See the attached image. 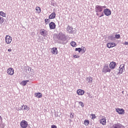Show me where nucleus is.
<instances>
[{"label": "nucleus", "instance_id": "obj_1", "mask_svg": "<svg viewBox=\"0 0 128 128\" xmlns=\"http://www.w3.org/2000/svg\"><path fill=\"white\" fill-rule=\"evenodd\" d=\"M111 70H112L110 67H108V66L105 65L102 68V72H104V74H106V72H110Z\"/></svg>", "mask_w": 128, "mask_h": 128}, {"label": "nucleus", "instance_id": "obj_2", "mask_svg": "<svg viewBox=\"0 0 128 128\" xmlns=\"http://www.w3.org/2000/svg\"><path fill=\"white\" fill-rule=\"evenodd\" d=\"M106 6H100L97 5L96 7V12H102L103 8H106Z\"/></svg>", "mask_w": 128, "mask_h": 128}, {"label": "nucleus", "instance_id": "obj_3", "mask_svg": "<svg viewBox=\"0 0 128 128\" xmlns=\"http://www.w3.org/2000/svg\"><path fill=\"white\" fill-rule=\"evenodd\" d=\"M20 126L22 128H26L28 126V122L26 121V120H22L20 122Z\"/></svg>", "mask_w": 128, "mask_h": 128}, {"label": "nucleus", "instance_id": "obj_4", "mask_svg": "<svg viewBox=\"0 0 128 128\" xmlns=\"http://www.w3.org/2000/svg\"><path fill=\"white\" fill-rule=\"evenodd\" d=\"M5 40H6V42L8 44H10L12 42V36L8 35L6 36Z\"/></svg>", "mask_w": 128, "mask_h": 128}, {"label": "nucleus", "instance_id": "obj_5", "mask_svg": "<svg viewBox=\"0 0 128 128\" xmlns=\"http://www.w3.org/2000/svg\"><path fill=\"white\" fill-rule=\"evenodd\" d=\"M7 74H9V76H14V70L12 68H9L7 70Z\"/></svg>", "mask_w": 128, "mask_h": 128}, {"label": "nucleus", "instance_id": "obj_6", "mask_svg": "<svg viewBox=\"0 0 128 128\" xmlns=\"http://www.w3.org/2000/svg\"><path fill=\"white\" fill-rule=\"evenodd\" d=\"M116 110L119 114H124V110L123 108H116Z\"/></svg>", "mask_w": 128, "mask_h": 128}, {"label": "nucleus", "instance_id": "obj_7", "mask_svg": "<svg viewBox=\"0 0 128 128\" xmlns=\"http://www.w3.org/2000/svg\"><path fill=\"white\" fill-rule=\"evenodd\" d=\"M116 63L114 62H112L109 65L110 68V70H114L116 68Z\"/></svg>", "mask_w": 128, "mask_h": 128}, {"label": "nucleus", "instance_id": "obj_8", "mask_svg": "<svg viewBox=\"0 0 128 128\" xmlns=\"http://www.w3.org/2000/svg\"><path fill=\"white\" fill-rule=\"evenodd\" d=\"M51 52L52 54H58V48H56V47H54L51 48Z\"/></svg>", "mask_w": 128, "mask_h": 128}, {"label": "nucleus", "instance_id": "obj_9", "mask_svg": "<svg viewBox=\"0 0 128 128\" xmlns=\"http://www.w3.org/2000/svg\"><path fill=\"white\" fill-rule=\"evenodd\" d=\"M104 12L105 14V16H110V14H112V11H110V9H104Z\"/></svg>", "mask_w": 128, "mask_h": 128}, {"label": "nucleus", "instance_id": "obj_10", "mask_svg": "<svg viewBox=\"0 0 128 128\" xmlns=\"http://www.w3.org/2000/svg\"><path fill=\"white\" fill-rule=\"evenodd\" d=\"M49 26H50V30H54L56 26V24L54 22H50L49 24Z\"/></svg>", "mask_w": 128, "mask_h": 128}, {"label": "nucleus", "instance_id": "obj_11", "mask_svg": "<svg viewBox=\"0 0 128 128\" xmlns=\"http://www.w3.org/2000/svg\"><path fill=\"white\" fill-rule=\"evenodd\" d=\"M124 65L122 64L120 65L119 68V74H122V72H124Z\"/></svg>", "mask_w": 128, "mask_h": 128}, {"label": "nucleus", "instance_id": "obj_12", "mask_svg": "<svg viewBox=\"0 0 128 128\" xmlns=\"http://www.w3.org/2000/svg\"><path fill=\"white\" fill-rule=\"evenodd\" d=\"M116 45L114 42H109L107 44V48H114Z\"/></svg>", "mask_w": 128, "mask_h": 128}, {"label": "nucleus", "instance_id": "obj_13", "mask_svg": "<svg viewBox=\"0 0 128 128\" xmlns=\"http://www.w3.org/2000/svg\"><path fill=\"white\" fill-rule=\"evenodd\" d=\"M77 94L78 96H84V90L82 89H78L77 90Z\"/></svg>", "mask_w": 128, "mask_h": 128}, {"label": "nucleus", "instance_id": "obj_14", "mask_svg": "<svg viewBox=\"0 0 128 128\" xmlns=\"http://www.w3.org/2000/svg\"><path fill=\"white\" fill-rule=\"evenodd\" d=\"M100 124L102 126H106V119L103 118L100 120Z\"/></svg>", "mask_w": 128, "mask_h": 128}, {"label": "nucleus", "instance_id": "obj_15", "mask_svg": "<svg viewBox=\"0 0 128 128\" xmlns=\"http://www.w3.org/2000/svg\"><path fill=\"white\" fill-rule=\"evenodd\" d=\"M56 16H49V18L48 19H45V24H48V23L50 22V20H52V18H54Z\"/></svg>", "mask_w": 128, "mask_h": 128}, {"label": "nucleus", "instance_id": "obj_16", "mask_svg": "<svg viewBox=\"0 0 128 128\" xmlns=\"http://www.w3.org/2000/svg\"><path fill=\"white\" fill-rule=\"evenodd\" d=\"M34 96L36 98H42V94L40 92L35 93Z\"/></svg>", "mask_w": 128, "mask_h": 128}, {"label": "nucleus", "instance_id": "obj_17", "mask_svg": "<svg viewBox=\"0 0 128 128\" xmlns=\"http://www.w3.org/2000/svg\"><path fill=\"white\" fill-rule=\"evenodd\" d=\"M46 30H40V34H41V36H46Z\"/></svg>", "mask_w": 128, "mask_h": 128}, {"label": "nucleus", "instance_id": "obj_18", "mask_svg": "<svg viewBox=\"0 0 128 128\" xmlns=\"http://www.w3.org/2000/svg\"><path fill=\"white\" fill-rule=\"evenodd\" d=\"M112 128H122V125L120 124H114Z\"/></svg>", "mask_w": 128, "mask_h": 128}, {"label": "nucleus", "instance_id": "obj_19", "mask_svg": "<svg viewBox=\"0 0 128 128\" xmlns=\"http://www.w3.org/2000/svg\"><path fill=\"white\" fill-rule=\"evenodd\" d=\"M86 80L89 84H92V78L88 76L86 78Z\"/></svg>", "mask_w": 128, "mask_h": 128}, {"label": "nucleus", "instance_id": "obj_20", "mask_svg": "<svg viewBox=\"0 0 128 128\" xmlns=\"http://www.w3.org/2000/svg\"><path fill=\"white\" fill-rule=\"evenodd\" d=\"M22 108H23L24 110H30V108L28 107V106L24 104L22 106Z\"/></svg>", "mask_w": 128, "mask_h": 128}, {"label": "nucleus", "instance_id": "obj_21", "mask_svg": "<svg viewBox=\"0 0 128 128\" xmlns=\"http://www.w3.org/2000/svg\"><path fill=\"white\" fill-rule=\"evenodd\" d=\"M84 126H88V124H90V120H84Z\"/></svg>", "mask_w": 128, "mask_h": 128}, {"label": "nucleus", "instance_id": "obj_22", "mask_svg": "<svg viewBox=\"0 0 128 128\" xmlns=\"http://www.w3.org/2000/svg\"><path fill=\"white\" fill-rule=\"evenodd\" d=\"M36 12L38 13V14H40L41 12H42V10L40 9V8L38 7V6H36Z\"/></svg>", "mask_w": 128, "mask_h": 128}, {"label": "nucleus", "instance_id": "obj_23", "mask_svg": "<svg viewBox=\"0 0 128 128\" xmlns=\"http://www.w3.org/2000/svg\"><path fill=\"white\" fill-rule=\"evenodd\" d=\"M70 45L73 48H76V42L74 41L71 42Z\"/></svg>", "mask_w": 128, "mask_h": 128}, {"label": "nucleus", "instance_id": "obj_24", "mask_svg": "<svg viewBox=\"0 0 128 128\" xmlns=\"http://www.w3.org/2000/svg\"><path fill=\"white\" fill-rule=\"evenodd\" d=\"M28 82H29L28 80H24L21 82L20 84H22V86H26V84H28Z\"/></svg>", "mask_w": 128, "mask_h": 128}, {"label": "nucleus", "instance_id": "obj_25", "mask_svg": "<svg viewBox=\"0 0 128 128\" xmlns=\"http://www.w3.org/2000/svg\"><path fill=\"white\" fill-rule=\"evenodd\" d=\"M0 16H6V13L2 11L0 12Z\"/></svg>", "mask_w": 128, "mask_h": 128}, {"label": "nucleus", "instance_id": "obj_26", "mask_svg": "<svg viewBox=\"0 0 128 128\" xmlns=\"http://www.w3.org/2000/svg\"><path fill=\"white\" fill-rule=\"evenodd\" d=\"M76 52H80V51L82 50V49L81 48H76L75 49Z\"/></svg>", "mask_w": 128, "mask_h": 128}, {"label": "nucleus", "instance_id": "obj_27", "mask_svg": "<svg viewBox=\"0 0 128 128\" xmlns=\"http://www.w3.org/2000/svg\"><path fill=\"white\" fill-rule=\"evenodd\" d=\"M4 22V18L0 16V24H2Z\"/></svg>", "mask_w": 128, "mask_h": 128}, {"label": "nucleus", "instance_id": "obj_28", "mask_svg": "<svg viewBox=\"0 0 128 128\" xmlns=\"http://www.w3.org/2000/svg\"><path fill=\"white\" fill-rule=\"evenodd\" d=\"M92 117V120H94L96 118V116L95 114H91Z\"/></svg>", "mask_w": 128, "mask_h": 128}, {"label": "nucleus", "instance_id": "obj_29", "mask_svg": "<svg viewBox=\"0 0 128 128\" xmlns=\"http://www.w3.org/2000/svg\"><path fill=\"white\" fill-rule=\"evenodd\" d=\"M79 104H80V106H82V108H84V102H79Z\"/></svg>", "mask_w": 128, "mask_h": 128}, {"label": "nucleus", "instance_id": "obj_30", "mask_svg": "<svg viewBox=\"0 0 128 128\" xmlns=\"http://www.w3.org/2000/svg\"><path fill=\"white\" fill-rule=\"evenodd\" d=\"M115 38H120V34H116L115 36Z\"/></svg>", "mask_w": 128, "mask_h": 128}, {"label": "nucleus", "instance_id": "obj_31", "mask_svg": "<svg viewBox=\"0 0 128 128\" xmlns=\"http://www.w3.org/2000/svg\"><path fill=\"white\" fill-rule=\"evenodd\" d=\"M82 52H83V53H84L86 52V49L84 48V47H83L82 48Z\"/></svg>", "mask_w": 128, "mask_h": 128}, {"label": "nucleus", "instance_id": "obj_32", "mask_svg": "<svg viewBox=\"0 0 128 128\" xmlns=\"http://www.w3.org/2000/svg\"><path fill=\"white\" fill-rule=\"evenodd\" d=\"M50 16H56V12H52Z\"/></svg>", "mask_w": 128, "mask_h": 128}, {"label": "nucleus", "instance_id": "obj_33", "mask_svg": "<svg viewBox=\"0 0 128 128\" xmlns=\"http://www.w3.org/2000/svg\"><path fill=\"white\" fill-rule=\"evenodd\" d=\"M73 58H80V56H77V55H74Z\"/></svg>", "mask_w": 128, "mask_h": 128}, {"label": "nucleus", "instance_id": "obj_34", "mask_svg": "<svg viewBox=\"0 0 128 128\" xmlns=\"http://www.w3.org/2000/svg\"><path fill=\"white\" fill-rule=\"evenodd\" d=\"M52 128H58V127L56 125H52Z\"/></svg>", "mask_w": 128, "mask_h": 128}, {"label": "nucleus", "instance_id": "obj_35", "mask_svg": "<svg viewBox=\"0 0 128 128\" xmlns=\"http://www.w3.org/2000/svg\"><path fill=\"white\" fill-rule=\"evenodd\" d=\"M124 46H128V42H124Z\"/></svg>", "mask_w": 128, "mask_h": 128}, {"label": "nucleus", "instance_id": "obj_36", "mask_svg": "<svg viewBox=\"0 0 128 128\" xmlns=\"http://www.w3.org/2000/svg\"><path fill=\"white\" fill-rule=\"evenodd\" d=\"M70 118H74V115L72 114V113L70 114Z\"/></svg>", "mask_w": 128, "mask_h": 128}, {"label": "nucleus", "instance_id": "obj_37", "mask_svg": "<svg viewBox=\"0 0 128 128\" xmlns=\"http://www.w3.org/2000/svg\"><path fill=\"white\" fill-rule=\"evenodd\" d=\"M8 52H12V49L10 48L8 49Z\"/></svg>", "mask_w": 128, "mask_h": 128}, {"label": "nucleus", "instance_id": "obj_38", "mask_svg": "<svg viewBox=\"0 0 128 128\" xmlns=\"http://www.w3.org/2000/svg\"><path fill=\"white\" fill-rule=\"evenodd\" d=\"M97 16H104V15H98V13H97Z\"/></svg>", "mask_w": 128, "mask_h": 128}, {"label": "nucleus", "instance_id": "obj_39", "mask_svg": "<svg viewBox=\"0 0 128 128\" xmlns=\"http://www.w3.org/2000/svg\"><path fill=\"white\" fill-rule=\"evenodd\" d=\"M122 94H124V91L122 92Z\"/></svg>", "mask_w": 128, "mask_h": 128}, {"label": "nucleus", "instance_id": "obj_40", "mask_svg": "<svg viewBox=\"0 0 128 128\" xmlns=\"http://www.w3.org/2000/svg\"><path fill=\"white\" fill-rule=\"evenodd\" d=\"M70 30H72V28H70Z\"/></svg>", "mask_w": 128, "mask_h": 128}]
</instances>
